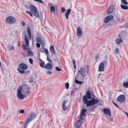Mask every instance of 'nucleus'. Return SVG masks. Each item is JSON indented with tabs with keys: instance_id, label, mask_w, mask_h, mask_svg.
Returning a JSON list of instances; mask_svg holds the SVG:
<instances>
[{
	"instance_id": "nucleus-46",
	"label": "nucleus",
	"mask_w": 128,
	"mask_h": 128,
	"mask_svg": "<svg viewBox=\"0 0 128 128\" xmlns=\"http://www.w3.org/2000/svg\"><path fill=\"white\" fill-rule=\"evenodd\" d=\"M22 24L23 26H25V23L24 21H22Z\"/></svg>"
},
{
	"instance_id": "nucleus-24",
	"label": "nucleus",
	"mask_w": 128,
	"mask_h": 128,
	"mask_svg": "<svg viewBox=\"0 0 128 128\" xmlns=\"http://www.w3.org/2000/svg\"><path fill=\"white\" fill-rule=\"evenodd\" d=\"M50 50L52 54H54L55 55L56 52H55V50L53 46L52 45L50 46Z\"/></svg>"
},
{
	"instance_id": "nucleus-39",
	"label": "nucleus",
	"mask_w": 128,
	"mask_h": 128,
	"mask_svg": "<svg viewBox=\"0 0 128 128\" xmlns=\"http://www.w3.org/2000/svg\"><path fill=\"white\" fill-rule=\"evenodd\" d=\"M61 9L62 12L64 13L65 12L66 9L64 7H62Z\"/></svg>"
},
{
	"instance_id": "nucleus-63",
	"label": "nucleus",
	"mask_w": 128,
	"mask_h": 128,
	"mask_svg": "<svg viewBox=\"0 0 128 128\" xmlns=\"http://www.w3.org/2000/svg\"><path fill=\"white\" fill-rule=\"evenodd\" d=\"M103 80H102V81H103Z\"/></svg>"
},
{
	"instance_id": "nucleus-20",
	"label": "nucleus",
	"mask_w": 128,
	"mask_h": 128,
	"mask_svg": "<svg viewBox=\"0 0 128 128\" xmlns=\"http://www.w3.org/2000/svg\"><path fill=\"white\" fill-rule=\"evenodd\" d=\"M104 66L103 65L102 63H101L100 64L98 68V70L100 71H103L104 70Z\"/></svg>"
},
{
	"instance_id": "nucleus-11",
	"label": "nucleus",
	"mask_w": 128,
	"mask_h": 128,
	"mask_svg": "<svg viewBox=\"0 0 128 128\" xmlns=\"http://www.w3.org/2000/svg\"><path fill=\"white\" fill-rule=\"evenodd\" d=\"M125 96L124 95H121L118 96L117 100L119 102H124L125 100Z\"/></svg>"
},
{
	"instance_id": "nucleus-7",
	"label": "nucleus",
	"mask_w": 128,
	"mask_h": 128,
	"mask_svg": "<svg viewBox=\"0 0 128 128\" xmlns=\"http://www.w3.org/2000/svg\"><path fill=\"white\" fill-rule=\"evenodd\" d=\"M6 23H8L9 24H13L15 22L16 20L14 17L10 16L6 19Z\"/></svg>"
},
{
	"instance_id": "nucleus-19",
	"label": "nucleus",
	"mask_w": 128,
	"mask_h": 128,
	"mask_svg": "<svg viewBox=\"0 0 128 128\" xmlns=\"http://www.w3.org/2000/svg\"><path fill=\"white\" fill-rule=\"evenodd\" d=\"M27 33L29 38L30 40L31 39V32L30 28L28 26V27L27 28Z\"/></svg>"
},
{
	"instance_id": "nucleus-62",
	"label": "nucleus",
	"mask_w": 128,
	"mask_h": 128,
	"mask_svg": "<svg viewBox=\"0 0 128 128\" xmlns=\"http://www.w3.org/2000/svg\"><path fill=\"white\" fill-rule=\"evenodd\" d=\"M22 54H23V52H22Z\"/></svg>"
},
{
	"instance_id": "nucleus-12",
	"label": "nucleus",
	"mask_w": 128,
	"mask_h": 128,
	"mask_svg": "<svg viewBox=\"0 0 128 128\" xmlns=\"http://www.w3.org/2000/svg\"><path fill=\"white\" fill-rule=\"evenodd\" d=\"M114 18L113 15H109L108 16L105 18L104 22L105 23L108 22L110 20Z\"/></svg>"
},
{
	"instance_id": "nucleus-27",
	"label": "nucleus",
	"mask_w": 128,
	"mask_h": 128,
	"mask_svg": "<svg viewBox=\"0 0 128 128\" xmlns=\"http://www.w3.org/2000/svg\"><path fill=\"white\" fill-rule=\"evenodd\" d=\"M40 61L41 63H40V65L41 67L44 68V62L42 60H40Z\"/></svg>"
},
{
	"instance_id": "nucleus-16",
	"label": "nucleus",
	"mask_w": 128,
	"mask_h": 128,
	"mask_svg": "<svg viewBox=\"0 0 128 128\" xmlns=\"http://www.w3.org/2000/svg\"><path fill=\"white\" fill-rule=\"evenodd\" d=\"M114 10V7L111 6L109 7L107 10V13L108 14H110Z\"/></svg>"
},
{
	"instance_id": "nucleus-58",
	"label": "nucleus",
	"mask_w": 128,
	"mask_h": 128,
	"mask_svg": "<svg viewBox=\"0 0 128 128\" xmlns=\"http://www.w3.org/2000/svg\"><path fill=\"white\" fill-rule=\"evenodd\" d=\"M100 75H101V74H99V75H98V77H99V76H100Z\"/></svg>"
},
{
	"instance_id": "nucleus-14",
	"label": "nucleus",
	"mask_w": 128,
	"mask_h": 128,
	"mask_svg": "<svg viewBox=\"0 0 128 128\" xmlns=\"http://www.w3.org/2000/svg\"><path fill=\"white\" fill-rule=\"evenodd\" d=\"M36 41L37 42L40 43L41 45H43L44 46H45V43L44 41L42 40L41 38L39 37L37 38H36Z\"/></svg>"
},
{
	"instance_id": "nucleus-25",
	"label": "nucleus",
	"mask_w": 128,
	"mask_h": 128,
	"mask_svg": "<svg viewBox=\"0 0 128 128\" xmlns=\"http://www.w3.org/2000/svg\"><path fill=\"white\" fill-rule=\"evenodd\" d=\"M74 82L76 84H82L83 83V82L78 80L76 79H75Z\"/></svg>"
},
{
	"instance_id": "nucleus-8",
	"label": "nucleus",
	"mask_w": 128,
	"mask_h": 128,
	"mask_svg": "<svg viewBox=\"0 0 128 128\" xmlns=\"http://www.w3.org/2000/svg\"><path fill=\"white\" fill-rule=\"evenodd\" d=\"M82 120L80 118L78 117L77 118V120L75 122V124H74V126H76V128H80L82 124V122L80 120Z\"/></svg>"
},
{
	"instance_id": "nucleus-59",
	"label": "nucleus",
	"mask_w": 128,
	"mask_h": 128,
	"mask_svg": "<svg viewBox=\"0 0 128 128\" xmlns=\"http://www.w3.org/2000/svg\"><path fill=\"white\" fill-rule=\"evenodd\" d=\"M30 82L31 83H32V82H33V81H32H32H30Z\"/></svg>"
},
{
	"instance_id": "nucleus-29",
	"label": "nucleus",
	"mask_w": 128,
	"mask_h": 128,
	"mask_svg": "<svg viewBox=\"0 0 128 128\" xmlns=\"http://www.w3.org/2000/svg\"><path fill=\"white\" fill-rule=\"evenodd\" d=\"M123 87L124 88H128V82H124L123 84Z\"/></svg>"
},
{
	"instance_id": "nucleus-50",
	"label": "nucleus",
	"mask_w": 128,
	"mask_h": 128,
	"mask_svg": "<svg viewBox=\"0 0 128 128\" xmlns=\"http://www.w3.org/2000/svg\"><path fill=\"white\" fill-rule=\"evenodd\" d=\"M24 94L25 93V94H30V92L29 91V90H28V91H27L26 92V93H24V92L23 93Z\"/></svg>"
},
{
	"instance_id": "nucleus-56",
	"label": "nucleus",
	"mask_w": 128,
	"mask_h": 128,
	"mask_svg": "<svg viewBox=\"0 0 128 128\" xmlns=\"http://www.w3.org/2000/svg\"><path fill=\"white\" fill-rule=\"evenodd\" d=\"M30 72L29 71H28L27 72L28 74H29L30 73Z\"/></svg>"
},
{
	"instance_id": "nucleus-48",
	"label": "nucleus",
	"mask_w": 128,
	"mask_h": 128,
	"mask_svg": "<svg viewBox=\"0 0 128 128\" xmlns=\"http://www.w3.org/2000/svg\"><path fill=\"white\" fill-rule=\"evenodd\" d=\"M74 94V92L72 90L71 92V95L73 96Z\"/></svg>"
},
{
	"instance_id": "nucleus-47",
	"label": "nucleus",
	"mask_w": 128,
	"mask_h": 128,
	"mask_svg": "<svg viewBox=\"0 0 128 128\" xmlns=\"http://www.w3.org/2000/svg\"><path fill=\"white\" fill-rule=\"evenodd\" d=\"M112 102H113V103L114 104V105L115 106H116L117 108H119L118 106L117 105V104H116L113 101H112Z\"/></svg>"
},
{
	"instance_id": "nucleus-60",
	"label": "nucleus",
	"mask_w": 128,
	"mask_h": 128,
	"mask_svg": "<svg viewBox=\"0 0 128 128\" xmlns=\"http://www.w3.org/2000/svg\"><path fill=\"white\" fill-rule=\"evenodd\" d=\"M121 0V1H124V0Z\"/></svg>"
},
{
	"instance_id": "nucleus-49",
	"label": "nucleus",
	"mask_w": 128,
	"mask_h": 128,
	"mask_svg": "<svg viewBox=\"0 0 128 128\" xmlns=\"http://www.w3.org/2000/svg\"><path fill=\"white\" fill-rule=\"evenodd\" d=\"M45 51L46 53L47 54H48V51L47 49H45Z\"/></svg>"
},
{
	"instance_id": "nucleus-45",
	"label": "nucleus",
	"mask_w": 128,
	"mask_h": 128,
	"mask_svg": "<svg viewBox=\"0 0 128 128\" xmlns=\"http://www.w3.org/2000/svg\"><path fill=\"white\" fill-rule=\"evenodd\" d=\"M47 60L49 62H51V60L49 58L48 56V55H47Z\"/></svg>"
},
{
	"instance_id": "nucleus-61",
	"label": "nucleus",
	"mask_w": 128,
	"mask_h": 128,
	"mask_svg": "<svg viewBox=\"0 0 128 128\" xmlns=\"http://www.w3.org/2000/svg\"><path fill=\"white\" fill-rule=\"evenodd\" d=\"M28 89H30V88L29 87H28Z\"/></svg>"
},
{
	"instance_id": "nucleus-3",
	"label": "nucleus",
	"mask_w": 128,
	"mask_h": 128,
	"mask_svg": "<svg viewBox=\"0 0 128 128\" xmlns=\"http://www.w3.org/2000/svg\"><path fill=\"white\" fill-rule=\"evenodd\" d=\"M36 116L33 113H30L27 116V118L26 121V124H24V128H26L28 124V123H29L32 121Z\"/></svg>"
},
{
	"instance_id": "nucleus-34",
	"label": "nucleus",
	"mask_w": 128,
	"mask_h": 128,
	"mask_svg": "<svg viewBox=\"0 0 128 128\" xmlns=\"http://www.w3.org/2000/svg\"><path fill=\"white\" fill-rule=\"evenodd\" d=\"M73 64L74 66V68L75 69L76 68V61L75 60H74L73 62Z\"/></svg>"
},
{
	"instance_id": "nucleus-4",
	"label": "nucleus",
	"mask_w": 128,
	"mask_h": 128,
	"mask_svg": "<svg viewBox=\"0 0 128 128\" xmlns=\"http://www.w3.org/2000/svg\"><path fill=\"white\" fill-rule=\"evenodd\" d=\"M30 9L31 12L36 18H40L38 11L36 8L34 6H30Z\"/></svg>"
},
{
	"instance_id": "nucleus-40",
	"label": "nucleus",
	"mask_w": 128,
	"mask_h": 128,
	"mask_svg": "<svg viewBox=\"0 0 128 128\" xmlns=\"http://www.w3.org/2000/svg\"><path fill=\"white\" fill-rule=\"evenodd\" d=\"M115 52L117 54H119V51L118 49L117 48L115 50Z\"/></svg>"
},
{
	"instance_id": "nucleus-26",
	"label": "nucleus",
	"mask_w": 128,
	"mask_h": 128,
	"mask_svg": "<svg viewBox=\"0 0 128 128\" xmlns=\"http://www.w3.org/2000/svg\"><path fill=\"white\" fill-rule=\"evenodd\" d=\"M120 7L122 8L124 10H127L128 8V6H124L122 4H120Z\"/></svg>"
},
{
	"instance_id": "nucleus-28",
	"label": "nucleus",
	"mask_w": 128,
	"mask_h": 128,
	"mask_svg": "<svg viewBox=\"0 0 128 128\" xmlns=\"http://www.w3.org/2000/svg\"><path fill=\"white\" fill-rule=\"evenodd\" d=\"M27 49L26 50H27L28 52V54L30 56H32L33 55V54L32 52L31 51V50L30 49H28L27 48Z\"/></svg>"
},
{
	"instance_id": "nucleus-41",
	"label": "nucleus",
	"mask_w": 128,
	"mask_h": 128,
	"mask_svg": "<svg viewBox=\"0 0 128 128\" xmlns=\"http://www.w3.org/2000/svg\"><path fill=\"white\" fill-rule=\"evenodd\" d=\"M46 73L48 75H50L52 74V72L48 71Z\"/></svg>"
},
{
	"instance_id": "nucleus-51",
	"label": "nucleus",
	"mask_w": 128,
	"mask_h": 128,
	"mask_svg": "<svg viewBox=\"0 0 128 128\" xmlns=\"http://www.w3.org/2000/svg\"><path fill=\"white\" fill-rule=\"evenodd\" d=\"M95 105H92L93 106V107L94 108H96L97 107V106H95Z\"/></svg>"
},
{
	"instance_id": "nucleus-9",
	"label": "nucleus",
	"mask_w": 128,
	"mask_h": 128,
	"mask_svg": "<svg viewBox=\"0 0 128 128\" xmlns=\"http://www.w3.org/2000/svg\"><path fill=\"white\" fill-rule=\"evenodd\" d=\"M86 112V108H83L82 109L81 112L80 114V116H78V117L80 119H81L82 120H83V118L82 116H86V114L85 113Z\"/></svg>"
},
{
	"instance_id": "nucleus-43",
	"label": "nucleus",
	"mask_w": 128,
	"mask_h": 128,
	"mask_svg": "<svg viewBox=\"0 0 128 128\" xmlns=\"http://www.w3.org/2000/svg\"><path fill=\"white\" fill-rule=\"evenodd\" d=\"M19 112L20 113L23 114L24 112V110H21Z\"/></svg>"
},
{
	"instance_id": "nucleus-33",
	"label": "nucleus",
	"mask_w": 128,
	"mask_h": 128,
	"mask_svg": "<svg viewBox=\"0 0 128 128\" xmlns=\"http://www.w3.org/2000/svg\"><path fill=\"white\" fill-rule=\"evenodd\" d=\"M50 10L51 12H54L55 10L53 6H51L50 8Z\"/></svg>"
},
{
	"instance_id": "nucleus-2",
	"label": "nucleus",
	"mask_w": 128,
	"mask_h": 128,
	"mask_svg": "<svg viewBox=\"0 0 128 128\" xmlns=\"http://www.w3.org/2000/svg\"><path fill=\"white\" fill-rule=\"evenodd\" d=\"M86 68L87 70L89 68L88 66H84L82 67L78 72V74L76 76V78L78 80H80L82 78L84 79L86 78V70H85Z\"/></svg>"
},
{
	"instance_id": "nucleus-5",
	"label": "nucleus",
	"mask_w": 128,
	"mask_h": 128,
	"mask_svg": "<svg viewBox=\"0 0 128 128\" xmlns=\"http://www.w3.org/2000/svg\"><path fill=\"white\" fill-rule=\"evenodd\" d=\"M102 111L104 113L108 115V116H106L108 119L109 121L112 122V118L111 117V114L110 113V111L109 109L104 108L103 110Z\"/></svg>"
},
{
	"instance_id": "nucleus-18",
	"label": "nucleus",
	"mask_w": 128,
	"mask_h": 128,
	"mask_svg": "<svg viewBox=\"0 0 128 128\" xmlns=\"http://www.w3.org/2000/svg\"><path fill=\"white\" fill-rule=\"evenodd\" d=\"M85 95L86 97L87 98V99H88L90 100L91 98V94L90 92L88 90L86 91L85 93Z\"/></svg>"
},
{
	"instance_id": "nucleus-1",
	"label": "nucleus",
	"mask_w": 128,
	"mask_h": 128,
	"mask_svg": "<svg viewBox=\"0 0 128 128\" xmlns=\"http://www.w3.org/2000/svg\"><path fill=\"white\" fill-rule=\"evenodd\" d=\"M83 102L84 103L86 104V107H89L98 104L99 101L97 99H95L94 97H92L90 100H88L86 96L84 95L82 97Z\"/></svg>"
},
{
	"instance_id": "nucleus-10",
	"label": "nucleus",
	"mask_w": 128,
	"mask_h": 128,
	"mask_svg": "<svg viewBox=\"0 0 128 128\" xmlns=\"http://www.w3.org/2000/svg\"><path fill=\"white\" fill-rule=\"evenodd\" d=\"M69 105L68 101L64 100L62 104V108L64 111H65L67 109Z\"/></svg>"
},
{
	"instance_id": "nucleus-35",
	"label": "nucleus",
	"mask_w": 128,
	"mask_h": 128,
	"mask_svg": "<svg viewBox=\"0 0 128 128\" xmlns=\"http://www.w3.org/2000/svg\"><path fill=\"white\" fill-rule=\"evenodd\" d=\"M65 85L66 87V88L67 89H68L69 88V84L68 83H66L65 84Z\"/></svg>"
},
{
	"instance_id": "nucleus-55",
	"label": "nucleus",
	"mask_w": 128,
	"mask_h": 128,
	"mask_svg": "<svg viewBox=\"0 0 128 128\" xmlns=\"http://www.w3.org/2000/svg\"><path fill=\"white\" fill-rule=\"evenodd\" d=\"M124 112L125 113V114H126V115L128 117V113L126 112Z\"/></svg>"
},
{
	"instance_id": "nucleus-15",
	"label": "nucleus",
	"mask_w": 128,
	"mask_h": 128,
	"mask_svg": "<svg viewBox=\"0 0 128 128\" xmlns=\"http://www.w3.org/2000/svg\"><path fill=\"white\" fill-rule=\"evenodd\" d=\"M19 66L21 69L23 70H26L28 67L27 66L26 64L23 63L20 64Z\"/></svg>"
},
{
	"instance_id": "nucleus-17",
	"label": "nucleus",
	"mask_w": 128,
	"mask_h": 128,
	"mask_svg": "<svg viewBox=\"0 0 128 128\" xmlns=\"http://www.w3.org/2000/svg\"><path fill=\"white\" fill-rule=\"evenodd\" d=\"M45 68L48 70H50L53 68V66L50 64L48 63L45 66Z\"/></svg>"
},
{
	"instance_id": "nucleus-36",
	"label": "nucleus",
	"mask_w": 128,
	"mask_h": 128,
	"mask_svg": "<svg viewBox=\"0 0 128 128\" xmlns=\"http://www.w3.org/2000/svg\"><path fill=\"white\" fill-rule=\"evenodd\" d=\"M26 12L28 14H30V16L32 17L33 16V15H32V14L30 12H29L28 11H26Z\"/></svg>"
},
{
	"instance_id": "nucleus-21",
	"label": "nucleus",
	"mask_w": 128,
	"mask_h": 128,
	"mask_svg": "<svg viewBox=\"0 0 128 128\" xmlns=\"http://www.w3.org/2000/svg\"><path fill=\"white\" fill-rule=\"evenodd\" d=\"M115 41L116 44L117 45H118L122 42V40L121 38H117L115 40Z\"/></svg>"
},
{
	"instance_id": "nucleus-42",
	"label": "nucleus",
	"mask_w": 128,
	"mask_h": 128,
	"mask_svg": "<svg viewBox=\"0 0 128 128\" xmlns=\"http://www.w3.org/2000/svg\"><path fill=\"white\" fill-rule=\"evenodd\" d=\"M56 70L58 71H60L61 70V69H60L58 67H56L55 68Z\"/></svg>"
},
{
	"instance_id": "nucleus-6",
	"label": "nucleus",
	"mask_w": 128,
	"mask_h": 128,
	"mask_svg": "<svg viewBox=\"0 0 128 128\" xmlns=\"http://www.w3.org/2000/svg\"><path fill=\"white\" fill-rule=\"evenodd\" d=\"M24 39L26 44H23L22 45V47L24 49L26 50L27 49V48H28L29 44V40L27 37L26 34L24 35Z\"/></svg>"
},
{
	"instance_id": "nucleus-53",
	"label": "nucleus",
	"mask_w": 128,
	"mask_h": 128,
	"mask_svg": "<svg viewBox=\"0 0 128 128\" xmlns=\"http://www.w3.org/2000/svg\"><path fill=\"white\" fill-rule=\"evenodd\" d=\"M10 48L11 50H13L14 49V48L13 46H12Z\"/></svg>"
},
{
	"instance_id": "nucleus-13",
	"label": "nucleus",
	"mask_w": 128,
	"mask_h": 128,
	"mask_svg": "<svg viewBox=\"0 0 128 128\" xmlns=\"http://www.w3.org/2000/svg\"><path fill=\"white\" fill-rule=\"evenodd\" d=\"M82 30L81 28L78 27L77 29V35L78 36H80L82 34Z\"/></svg>"
},
{
	"instance_id": "nucleus-31",
	"label": "nucleus",
	"mask_w": 128,
	"mask_h": 128,
	"mask_svg": "<svg viewBox=\"0 0 128 128\" xmlns=\"http://www.w3.org/2000/svg\"><path fill=\"white\" fill-rule=\"evenodd\" d=\"M22 88L21 87H19L17 90L18 93H21L22 91Z\"/></svg>"
},
{
	"instance_id": "nucleus-54",
	"label": "nucleus",
	"mask_w": 128,
	"mask_h": 128,
	"mask_svg": "<svg viewBox=\"0 0 128 128\" xmlns=\"http://www.w3.org/2000/svg\"><path fill=\"white\" fill-rule=\"evenodd\" d=\"M90 108L92 110H94V107H91Z\"/></svg>"
},
{
	"instance_id": "nucleus-37",
	"label": "nucleus",
	"mask_w": 128,
	"mask_h": 128,
	"mask_svg": "<svg viewBox=\"0 0 128 128\" xmlns=\"http://www.w3.org/2000/svg\"><path fill=\"white\" fill-rule=\"evenodd\" d=\"M122 2L124 4L126 5H127L128 4V3L126 1V0L122 1Z\"/></svg>"
},
{
	"instance_id": "nucleus-57",
	"label": "nucleus",
	"mask_w": 128,
	"mask_h": 128,
	"mask_svg": "<svg viewBox=\"0 0 128 128\" xmlns=\"http://www.w3.org/2000/svg\"><path fill=\"white\" fill-rule=\"evenodd\" d=\"M98 58V56H96V58L97 59Z\"/></svg>"
},
{
	"instance_id": "nucleus-30",
	"label": "nucleus",
	"mask_w": 128,
	"mask_h": 128,
	"mask_svg": "<svg viewBox=\"0 0 128 128\" xmlns=\"http://www.w3.org/2000/svg\"><path fill=\"white\" fill-rule=\"evenodd\" d=\"M101 63H102L103 65L105 67L107 66L108 65V62L106 60H104Z\"/></svg>"
},
{
	"instance_id": "nucleus-32",
	"label": "nucleus",
	"mask_w": 128,
	"mask_h": 128,
	"mask_svg": "<svg viewBox=\"0 0 128 128\" xmlns=\"http://www.w3.org/2000/svg\"><path fill=\"white\" fill-rule=\"evenodd\" d=\"M18 72L20 74H23L25 72V71L24 70H21L20 69H19V68H18Z\"/></svg>"
},
{
	"instance_id": "nucleus-23",
	"label": "nucleus",
	"mask_w": 128,
	"mask_h": 128,
	"mask_svg": "<svg viewBox=\"0 0 128 128\" xmlns=\"http://www.w3.org/2000/svg\"><path fill=\"white\" fill-rule=\"evenodd\" d=\"M71 12L70 10V9L67 10L66 11V13L65 14V17L67 19L68 18V16Z\"/></svg>"
},
{
	"instance_id": "nucleus-38",
	"label": "nucleus",
	"mask_w": 128,
	"mask_h": 128,
	"mask_svg": "<svg viewBox=\"0 0 128 128\" xmlns=\"http://www.w3.org/2000/svg\"><path fill=\"white\" fill-rule=\"evenodd\" d=\"M29 61L31 64H32L33 62V60L31 58H29Z\"/></svg>"
},
{
	"instance_id": "nucleus-22",
	"label": "nucleus",
	"mask_w": 128,
	"mask_h": 128,
	"mask_svg": "<svg viewBox=\"0 0 128 128\" xmlns=\"http://www.w3.org/2000/svg\"><path fill=\"white\" fill-rule=\"evenodd\" d=\"M18 97L20 100H22L24 99V95L21 93H18Z\"/></svg>"
},
{
	"instance_id": "nucleus-44",
	"label": "nucleus",
	"mask_w": 128,
	"mask_h": 128,
	"mask_svg": "<svg viewBox=\"0 0 128 128\" xmlns=\"http://www.w3.org/2000/svg\"><path fill=\"white\" fill-rule=\"evenodd\" d=\"M36 46L38 48H39L40 47V44L38 43H36Z\"/></svg>"
},
{
	"instance_id": "nucleus-52",
	"label": "nucleus",
	"mask_w": 128,
	"mask_h": 128,
	"mask_svg": "<svg viewBox=\"0 0 128 128\" xmlns=\"http://www.w3.org/2000/svg\"><path fill=\"white\" fill-rule=\"evenodd\" d=\"M118 36L120 38H121V35L120 34H118Z\"/></svg>"
}]
</instances>
